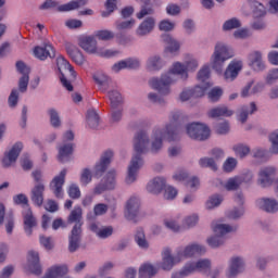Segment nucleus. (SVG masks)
Instances as JSON below:
<instances>
[{
	"label": "nucleus",
	"instance_id": "1",
	"mask_svg": "<svg viewBox=\"0 0 278 278\" xmlns=\"http://www.w3.org/2000/svg\"><path fill=\"white\" fill-rule=\"evenodd\" d=\"M177 77L182 79V81L188 79V68L181 62H175L168 72L161 74L160 77L150 78L148 85L152 90H156L159 94L168 97L173 92L170 86L175 85Z\"/></svg>",
	"mask_w": 278,
	"mask_h": 278
},
{
	"label": "nucleus",
	"instance_id": "2",
	"mask_svg": "<svg viewBox=\"0 0 278 278\" xmlns=\"http://www.w3.org/2000/svg\"><path fill=\"white\" fill-rule=\"evenodd\" d=\"M184 114L179 111H174L169 115V123L164 128L156 126L151 132V151L153 154L160 153L164 149V138L169 142L177 140V125L181 123Z\"/></svg>",
	"mask_w": 278,
	"mask_h": 278
},
{
	"label": "nucleus",
	"instance_id": "3",
	"mask_svg": "<svg viewBox=\"0 0 278 278\" xmlns=\"http://www.w3.org/2000/svg\"><path fill=\"white\" fill-rule=\"evenodd\" d=\"M84 212L80 206H75L74 210L70 213L67 217L68 225H73L74 227L71 230L68 236V251L70 253H75L81 247V227L84 225Z\"/></svg>",
	"mask_w": 278,
	"mask_h": 278
},
{
	"label": "nucleus",
	"instance_id": "4",
	"mask_svg": "<svg viewBox=\"0 0 278 278\" xmlns=\"http://www.w3.org/2000/svg\"><path fill=\"white\" fill-rule=\"evenodd\" d=\"M231 58H233V50L223 42H217L215 45L214 52L211 55V68L216 71V73H223L225 63L227 60H231Z\"/></svg>",
	"mask_w": 278,
	"mask_h": 278
},
{
	"label": "nucleus",
	"instance_id": "5",
	"mask_svg": "<svg viewBox=\"0 0 278 278\" xmlns=\"http://www.w3.org/2000/svg\"><path fill=\"white\" fill-rule=\"evenodd\" d=\"M213 231L215 235L208 237L206 242L211 249H218L225 244V236L227 233H236L238 231V225L217 223L213 226Z\"/></svg>",
	"mask_w": 278,
	"mask_h": 278
},
{
	"label": "nucleus",
	"instance_id": "6",
	"mask_svg": "<svg viewBox=\"0 0 278 278\" xmlns=\"http://www.w3.org/2000/svg\"><path fill=\"white\" fill-rule=\"evenodd\" d=\"M132 147L135 151L132 157H139V160H142V155H146V153L151 151V136L149 138V134L144 130L137 131L132 139Z\"/></svg>",
	"mask_w": 278,
	"mask_h": 278
},
{
	"label": "nucleus",
	"instance_id": "7",
	"mask_svg": "<svg viewBox=\"0 0 278 278\" xmlns=\"http://www.w3.org/2000/svg\"><path fill=\"white\" fill-rule=\"evenodd\" d=\"M87 3L88 0H72L65 4L59 5L58 1L46 0L40 5V10H51L56 8L58 12H73V10H79V8H84V5H87Z\"/></svg>",
	"mask_w": 278,
	"mask_h": 278
},
{
	"label": "nucleus",
	"instance_id": "8",
	"mask_svg": "<svg viewBox=\"0 0 278 278\" xmlns=\"http://www.w3.org/2000/svg\"><path fill=\"white\" fill-rule=\"evenodd\" d=\"M186 132L192 140H207L210 138V127L201 123H191L186 126Z\"/></svg>",
	"mask_w": 278,
	"mask_h": 278
},
{
	"label": "nucleus",
	"instance_id": "9",
	"mask_svg": "<svg viewBox=\"0 0 278 278\" xmlns=\"http://www.w3.org/2000/svg\"><path fill=\"white\" fill-rule=\"evenodd\" d=\"M277 168L275 166H265L258 170L256 185L260 188H270L275 184Z\"/></svg>",
	"mask_w": 278,
	"mask_h": 278
},
{
	"label": "nucleus",
	"instance_id": "10",
	"mask_svg": "<svg viewBox=\"0 0 278 278\" xmlns=\"http://www.w3.org/2000/svg\"><path fill=\"white\" fill-rule=\"evenodd\" d=\"M144 166V159L138 156H132L127 168V174L125 177L126 186H131L138 181V172Z\"/></svg>",
	"mask_w": 278,
	"mask_h": 278
},
{
	"label": "nucleus",
	"instance_id": "11",
	"mask_svg": "<svg viewBox=\"0 0 278 278\" xmlns=\"http://www.w3.org/2000/svg\"><path fill=\"white\" fill-rule=\"evenodd\" d=\"M116 188V169H111L106 173L103 180L98 184L93 190L94 194H103L108 190Z\"/></svg>",
	"mask_w": 278,
	"mask_h": 278
},
{
	"label": "nucleus",
	"instance_id": "12",
	"mask_svg": "<svg viewBox=\"0 0 278 278\" xmlns=\"http://www.w3.org/2000/svg\"><path fill=\"white\" fill-rule=\"evenodd\" d=\"M206 251L205 245L193 243L185 248H178L176 252L178 253V257H180V262H182V260L194 257V255H203Z\"/></svg>",
	"mask_w": 278,
	"mask_h": 278
},
{
	"label": "nucleus",
	"instance_id": "13",
	"mask_svg": "<svg viewBox=\"0 0 278 278\" xmlns=\"http://www.w3.org/2000/svg\"><path fill=\"white\" fill-rule=\"evenodd\" d=\"M247 268V261L244 256L233 255L228 261V273L229 277H238V275H242V273Z\"/></svg>",
	"mask_w": 278,
	"mask_h": 278
},
{
	"label": "nucleus",
	"instance_id": "14",
	"mask_svg": "<svg viewBox=\"0 0 278 278\" xmlns=\"http://www.w3.org/2000/svg\"><path fill=\"white\" fill-rule=\"evenodd\" d=\"M140 216V198L132 195L126 201L125 217L127 220H136Z\"/></svg>",
	"mask_w": 278,
	"mask_h": 278
},
{
	"label": "nucleus",
	"instance_id": "15",
	"mask_svg": "<svg viewBox=\"0 0 278 278\" xmlns=\"http://www.w3.org/2000/svg\"><path fill=\"white\" fill-rule=\"evenodd\" d=\"M157 21L153 16L146 17L136 28V36L138 38H147L150 34H153Z\"/></svg>",
	"mask_w": 278,
	"mask_h": 278
},
{
	"label": "nucleus",
	"instance_id": "16",
	"mask_svg": "<svg viewBox=\"0 0 278 278\" xmlns=\"http://www.w3.org/2000/svg\"><path fill=\"white\" fill-rule=\"evenodd\" d=\"M16 71L22 75V77L18 80V90L22 93L27 92V88L29 86V67L25 64L23 61H17L16 64Z\"/></svg>",
	"mask_w": 278,
	"mask_h": 278
},
{
	"label": "nucleus",
	"instance_id": "17",
	"mask_svg": "<svg viewBox=\"0 0 278 278\" xmlns=\"http://www.w3.org/2000/svg\"><path fill=\"white\" fill-rule=\"evenodd\" d=\"M65 181H66V169H62L60 174L52 179L50 184V190L53 192L56 199H64L63 186Z\"/></svg>",
	"mask_w": 278,
	"mask_h": 278
},
{
	"label": "nucleus",
	"instance_id": "18",
	"mask_svg": "<svg viewBox=\"0 0 278 278\" xmlns=\"http://www.w3.org/2000/svg\"><path fill=\"white\" fill-rule=\"evenodd\" d=\"M179 262H181V258L179 257L178 252H176V255L173 256L170 249L165 248L162 253L160 268H162V270H173V266H175V264H179Z\"/></svg>",
	"mask_w": 278,
	"mask_h": 278
},
{
	"label": "nucleus",
	"instance_id": "19",
	"mask_svg": "<svg viewBox=\"0 0 278 278\" xmlns=\"http://www.w3.org/2000/svg\"><path fill=\"white\" fill-rule=\"evenodd\" d=\"M21 151H23V142L17 141L9 152L4 154L2 159V166L3 168H10L12 164H16L18 160V155H21Z\"/></svg>",
	"mask_w": 278,
	"mask_h": 278
},
{
	"label": "nucleus",
	"instance_id": "20",
	"mask_svg": "<svg viewBox=\"0 0 278 278\" xmlns=\"http://www.w3.org/2000/svg\"><path fill=\"white\" fill-rule=\"evenodd\" d=\"M255 206L267 214H277L278 212V201L273 198H258L255 201Z\"/></svg>",
	"mask_w": 278,
	"mask_h": 278
},
{
	"label": "nucleus",
	"instance_id": "21",
	"mask_svg": "<svg viewBox=\"0 0 278 278\" xmlns=\"http://www.w3.org/2000/svg\"><path fill=\"white\" fill-rule=\"evenodd\" d=\"M112 157H114V152L112 150H106L100 157V162H98L94 166V175L97 177H101L105 170H108V166L112 163Z\"/></svg>",
	"mask_w": 278,
	"mask_h": 278
},
{
	"label": "nucleus",
	"instance_id": "22",
	"mask_svg": "<svg viewBox=\"0 0 278 278\" xmlns=\"http://www.w3.org/2000/svg\"><path fill=\"white\" fill-rule=\"evenodd\" d=\"M242 61H231L226 71L224 72L225 81H235L240 75V71H242Z\"/></svg>",
	"mask_w": 278,
	"mask_h": 278
},
{
	"label": "nucleus",
	"instance_id": "23",
	"mask_svg": "<svg viewBox=\"0 0 278 278\" xmlns=\"http://www.w3.org/2000/svg\"><path fill=\"white\" fill-rule=\"evenodd\" d=\"M252 180H253V174L248 173V174L242 175V176H237V177L230 178L225 184V188L228 191L238 190L240 188V186H242V184H249Z\"/></svg>",
	"mask_w": 278,
	"mask_h": 278
},
{
	"label": "nucleus",
	"instance_id": "24",
	"mask_svg": "<svg viewBox=\"0 0 278 278\" xmlns=\"http://www.w3.org/2000/svg\"><path fill=\"white\" fill-rule=\"evenodd\" d=\"M27 262L28 270H30L33 275L42 274V266H40V255L38 254V252L34 250L28 251Z\"/></svg>",
	"mask_w": 278,
	"mask_h": 278
},
{
	"label": "nucleus",
	"instance_id": "25",
	"mask_svg": "<svg viewBox=\"0 0 278 278\" xmlns=\"http://www.w3.org/2000/svg\"><path fill=\"white\" fill-rule=\"evenodd\" d=\"M249 64L253 71L256 73H262V71H266V64L264 63V59L262 58V52L253 51L248 55Z\"/></svg>",
	"mask_w": 278,
	"mask_h": 278
},
{
	"label": "nucleus",
	"instance_id": "26",
	"mask_svg": "<svg viewBox=\"0 0 278 278\" xmlns=\"http://www.w3.org/2000/svg\"><path fill=\"white\" fill-rule=\"evenodd\" d=\"M255 112H257V105L255 102H251L249 105L239 108L237 111L238 122L244 125V123L249 121V116H251V114H255Z\"/></svg>",
	"mask_w": 278,
	"mask_h": 278
},
{
	"label": "nucleus",
	"instance_id": "27",
	"mask_svg": "<svg viewBox=\"0 0 278 278\" xmlns=\"http://www.w3.org/2000/svg\"><path fill=\"white\" fill-rule=\"evenodd\" d=\"M34 55L38 60L45 61L47 60V58H55V50L53 49V46H51L50 43H46L41 47H35Z\"/></svg>",
	"mask_w": 278,
	"mask_h": 278
},
{
	"label": "nucleus",
	"instance_id": "28",
	"mask_svg": "<svg viewBox=\"0 0 278 278\" xmlns=\"http://www.w3.org/2000/svg\"><path fill=\"white\" fill-rule=\"evenodd\" d=\"M23 220H24V231L27 236H31L34 227H36L37 222L34 217V213L30 207L23 210Z\"/></svg>",
	"mask_w": 278,
	"mask_h": 278
},
{
	"label": "nucleus",
	"instance_id": "29",
	"mask_svg": "<svg viewBox=\"0 0 278 278\" xmlns=\"http://www.w3.org/2000/svg\"><path fill=\"white\" fill-rule=\"evenodd\" d=\"M56 66L60 73V77H62L64 73H70L72 80H75L77 78V72H75L71 63L66 59H64V56L56 58Z\"/></svg>",
	"mask_w": 278,
	"mask_h": 278
},
{
	"label": "nucleus",
	"instance_id": "30",
	"mask_svg": "<svg viewBox=\"0 0 278 278\" xmlns=\"http://www.w3.org/2000/svg\"><path fill=\"white\" fill-rule=\"evenodd\" d=\"M65 50L67 55H70L73 62H75V64H78V66H81V64L86 62V58H84L81 50L75 47L73 43H66Z\"/></svg>",
	"mask_w": 278,
	"mask_h": 278
},
{
	"label": "nucleus",
	"instance_id": "31",
	"mask_svg": "<svg viewBox=\"0 0 278 278\" xmlns=\"http://www.w3.org/2000/svg\"><path fill=\"white\" fill-rule=\"evenodd\" d=\"M30 201H33L34 205H37V207L42 206V203H45V185L39 182L31 189Z\"/></svg>",
	"mask_w": 278,
	"mask_h": 278
},
{
	"label": "nucleus",
	"instance_id": "32",
	"mask_svg": "<svg viewBox=\"0 0 278 278\" xmlns=\"http://www.w3.org/2000/svg\"><path fill=\"white\" fill-rule=\"evenodd\" d=\"M166 188V179L163 177H155L147 185V190L151 194H160Z\"/></svg>",
	"mask_w": 278,
	"mask_h": 278
},
{
	"label": "nucleus",
	"instance_id": "33",
	"mask_svg": "<svg viewBox=\"0 0 278 278\" xmlns=\"http://www.w3.org/2000/svg\"><path fill=\"white\" fill-rule=\"evenodd\" d=\"M79 47L86 51V53H97V39L93 36H86L79 39Z\"/></svg>",
	"mask_w": 278,
	"mask_h": 278
},
{
	"label": "nucleus",
	"instance_id": "34",
	"mask_svg": "<svg viewBox=\"0 0 278 278\" xmlns=\"http://www.w3.org/2000/svg\"><path fill=\"white\" fill-rule=\"evenodd\" d=\"M165 64L166 63H164V60H162V56L157 54H153L148 58L146 66L148 71L157 72V71H162Z\"/></svg>",
	"mask_w": 278,
	"mask_h": 278
},
{
	"label": "nucleus",
	"instance_id": "35",
	"mask_svg": "<svg viewBox=\"0 0 278 278\" xmlns=\"http://www.w3.org/2000/svg\"><path fill=\"white\" fill-rule=\"evenodd\" d=\"M71 155H73V143H64L59 148L58 160L61 162V164L71 162Z\"/></svg>",
	"mask_w": 278,
	"mask_h": 278
},
{
	"label": "nucleus",
	"instance_id": "36",
	"mask_svg": "<svg viewBox=\"0 0 278 278\" xmlns=\"http://www.w3.org/2000/svg\"><path fill=\"white\" fill-rule=\"evenodd\" d=\"M68 274V267L66 265H55L48 269L46 277L43 278H62Z\"/></svg>",
	"mask_w": 278,
	"mask_h": 278
},
{
	"label": "nucleus",
	"instance_id": "37",
	"mask_svg": "<svg viewBox=\"0 0 278 278\" xmlns=\"http://www.w3.org/2000/svg\"><path fill=\"white\" fill-rule=\"evenodd\" d=\"M208 116L210 118H220V116L229 117L233 116V111L225 105L216 106L208 111Z\"/></svg>",
	"mask_w": 278,
	"mask_h": 278
},
{
	"label": "nucleus",
	"instance_id": "38",
	"mask_svg": "<svg viewBox=\"0 0 278 278\" xmlns=\"http://www.w3.org/2000/svg\"><path fill=\"white\" fill-rule=\"evenodd\" d=\"M249 5L252 10L254 18H262V16L266 15V8L261 2L256 0H250Z\"/></svg>",
	"mask_w": 278,
	"mask_h": 278
},
{
	"label": "nucleus",
	"instance_id": "39",
	"mask_svg": "<svg viewBox=\"0 0 278 278\" xmlns=\"http://www.w3.org/2000/svg\"><path fill=\"white\" fill-rule=\"evenodd\" d=\"M195 270L202 275H210V271L212 270V261H210V258H201L197 261Z\"/></svg>",
	"mask_w": 278,
	"mask_h": 278
},
{
	"label": "nucleus",
	"instance_id": "40",
	"mask_svg": "<svg viewBox=\"0 0 278 278\" xmlns=\"http://www.w3.org/2000/svg\"><path fill=\"white\" fill-rule=\"evenodd\" d=\"M210 83H200L194 88H191V94L192 99H200L201 97H205V92H207V89L211 88Z\"/></svg>",
	"mask_w": 278,
	"mask_h": 278
},
{
	"label": "nucleus",
	"instance_id": "41",
	"mask_svg": "<svg viewBox=\"0 0 278 278\" xmlns=\"http://www.w3.org/2000/svg\"><path fill=\"white\" fill-rule=\"evenodd\" d=\"M135 242L138 244L139 249H142L143 251L149 250V241L147 240V236L142 228L137 230L135 235Z\"/></svg>",
	"mask_w": 278,
	"mask_h": 278
},
{
	"label": "nucleus",
	"instance_id": "42",
	"mask_svg": "<svg viewBox=\"0 0 278 278\" xmlns=\"http://www.w3.org/2000/svg\"><path fill=\"white\" fill-rule=\"evenodd\" d=\"M140 277L152 278L157 275V268L149 263L143 264L139 269Z\"/></svg>",
	"mask_w": 278,
	"mask_h": 278
},
{
	"label": "nucleus",
	"instance_id": "43",
	"mask_svg": "<svg viewBox=\"0 0 278 278\" xmlns=\"http://www.w3.org/2000/svg\"><path fill=\"white\" fill-rule=\"evenodd\" d=\"M199 166L201 168H211V170H218V163H216V161L214 160V157H201L199 160Z\"/></svg>",
	"mask_w": 278,
	"mask_h": 278
},
{
	"label": "nucleus",
	"instance_id": "44",
	"mask_svg": "<svg viewBox=\"0 0 278 278\" xmlns=\"http://www.w3.org/2000/svg\"><path fill=\"white\" fill-rule=\"evenodd\" d=\"M87 124L90 129H97L99 127V113L94 109L87 111Z\"/></svg>",
	"mask_w": 278,
	"mask_h": 278
},
{
	"label": "nucleus",
	"instance_id": "45",
	"mask_svg": "<svg viewBox=\"0 0 278 278\" xmlns=\"http://www.w3.org/2000/svg\"><path fill=\"white\" fill-rule=\"evenodd\" d=\"M109 99L111 101V108H121L123 103V96L116 90L109 91Z\"/></svg>",
	"mask_w": 278,
	"mask_h": 278
},
{
	"label": "nucleus",
	"instance_id": "46",
	"mask_svg": "<svg viewBox=\"0 0 278 278\" xmlns=\"http://www.w3.org/2000/svg\"><path fill=\"white\" fill-rule=\"evenodd\" d=\"M136 25V20L135 18H130L128 21H116L115 23V27L118 31H123L125 29H134Z\"/></svg>",
	"mask_w": 278,
	"mask_h": 278
},
{
	"label": "nucleus",
	"instance_id": "47",
	"mask_svg": "<svg viewBox=\"0 0 278 278\" xmlns=\"http://www.w3.org/2000/svg\"><path fill=\"white\" fill-rule=\"evenodd\" d=\"M240 27H242V23H240V20L236 17H232L223 24L224 31H231V29H240Z\"/></svg>",
	"mask_w": 278,
	"mask_h": 278
},
{
	"label": "nucleus",
	"instance_id": "48",
	"mask_svg": "<svg viewBox=\"0 0 278 278\" xmlns=\"http://www.w3.org/2000/svg\"><path fill=\"white\" fill-rule=\"evenodd\" d=\"M224 198L222 194H213L207 201H206V210H214V207H218L220 203H223Z\"/></svg>",
	"mask_w": 278,
	"mask_h": 278
},
{
	"label": "nucleus",
	"instance_id": "49",
	"mask_svg": "<svg viewBox=\"0 0 278 278\" xmlns=\"http://www.w3.org/2000/svg\"><path fill=\"white\" fill-rule=\"evenodd\" d=\"M48 114L50 116V125L54 128H58L62 125V121L60 119V113L55 109H49Z\"/></svg>",
	"mask_w": 278,
	"mask_h": 278
},
{
	"label": "nucleus",
	"instance_id": "50",
	"mask_svg": "<svg viewBox=\"0 0 278 278\" xmlns=\"http://www.w3.org/2000/svg\"><path fill=\"white\" fill-rule=\"evenodd\" d=\"M244 216V207H233L227 212V218L230 220H240Z\"/></svg>",
	"mask_w": 278,
	"mask_h": 278
},
{
	"label": "nucleus",
	"instance_id": "51",
	"mask_svg": "<svg viewBox=\"0 0 278 278\" xmlns=\"http://www.w3.org/2000/svg\"><path fill=\"white\" fill-rule=\"evenodd\" d=\"M152 14H155V10H153V7L151 4L141 5V10L136 14V17L139 21H142L144 16H152Z\"/></svg>",
	"mask_w": 278,
	"mask_h": 278
},
{
	"label": "nucleus",
	"instance_id": "52",
	"mask_svg": "<svg viewBox=\"0 0 278 278\" xmlns=\"http://www.w3.org/2000/svg\"><path fill=\"white\" fill-rule=\"evenodd\" d=\"M92 181V170L90 168H83L80 172L79 182L81 186H88Z\"/></svg>",
	"mask_w": 278,
	"mask_h": 278
},
{
	"label": "nucleus",
	"instance_id": "53",
	"mask_svg": "<svg viewBox=\"0 0 278 278\" xmlns=\"http://www.w3.org/2000/svg\"><path fill=\"white\" fill-rule=\"evenodd\" d=\"M96 53L97 55H100V58H116V55H119L121 51L116 49L100 48Z\"/></svg>",
	"mask_w": 278,
	"mask_h": 278
},
{
	"label": "nucleus",
	"instance_id": "54",
	"mask_svg": "<svg viewBox=\"0 0 278 278\" xmlns=\"http://www.w3.org/2000/svg\"><path fill=\"white\" fill-rule=\"evenodd\" d=\"M93 79L98 86H110V77L104 73L98 72L93 75Z\"/></svg>",
	"mask_w": 278,
	"mask_h": 278
},
{
	"label": "nucleus",
	"instance_id": "55",
	"mask_svg": "<svg viewBox=\"0 0 278 278\" xmlns=\"http://www.w3.org/2000/svg\"><path fill=\"white\" fill-rule=\"evenodd\" d=\"M233 151L238 157L242 159L247 157V155L251 153V148H249V146L240 143L233 147Z\"/></svg>",
	"mask_w": 278,
	"mask_h": 278
},
{
	"label": "nucleus",
	"instance_id": "56",
	"mask_svg": "<svg viewBox=\"0 0 278 278\" xmlns=\"http://www.w3.org/2000/svg\"><path fill=\"white\" fill-rule=\"evenodd\" d=\"M194 273H197V264H195V262L187 263L180 269V275H182V277H188L190 275H194Z\"/></svg>",
	"mask_w": 278,
	"mask_h": 278
},
{
	"label": "nucleus",
	"instance_id": "57",
	"mask_svg": "<svg viewBox=\"0 0 278 278\" xmlns=\"http://www.w3.org/2000/svg\"><path fill=\"white\" fill-rule=\"evenodd\" d=\"M185 68H187V73H194L199 68V61L192 56H188L185 61Z\"/></svg>",
	"mask_w": 278,
	"mask_h": 278
},
{
	"label": "nucleus",
	"instance_id": "58",
	"mask_svg": "<svg viewBox=\"0 0 278 278\" xmlns=\"http://www.w3.org/2000/svg\"><path fill=\"white\" fill-rule=\"evenodd\" d=\"M269 142H270V151L275 154L278 155V129L274 130L269 135Z\"/></svg>",
	"mask_w": 278,
	"mask_h": 278
},
{
	"label": "nucleus",
	"instance_id": "59",
	"mask_svg": "<svg viewBox=\"0 0 278 278\" xmlns=\"http://www.w3.org/2000/svg\"><path fill=\"white\" fill-rule=\"evenodd\" d=\"M223 97V89L220 87H215L208 91V99L212 101V103H216L217 101H220V98Z\"/></svg>",
	"mask_w": 278,
	"mask_h": 278
},
{
	"label": "nucleus",
	"instance_id": "60",
	"mask_svg": "<svg viewBox=\"0 0 278 278\" xmlns=\"http://www.w3.org/2000/svg\"><path fill=\"white\" fill-rule=\"evenodd\" d=\"M265 81L268 86H273V84L278 81V67L268 71Z\"/></svg>",
	"mask_w": 278,
	"mask_h": 278
},
{
	"label": "nucleus",
	"instance_id": "61",
	"mask_svg": "<svg viewBox=\"0 0 278 278\" xmlns=\"http://www.w3.org/2000/svg\"><path fill=\"white\" fill-rule=\"evenodd\" d=\"M165 42H167V50L169 51V53H177V51L179 50V41L173 39V37L170 36H166L165 37Z\"/></svg>",
	"mask_w": 278,
	"mask_h": 278
},
{
	"label": "nucleus",
	"instance_id": "62",
	"mask_svg": "<svg viewBox=\"0 0 278 278\" xmlns=\"http://www.w3.org/2000/svg\"><path fill=\"white\" fill-rule=\"evenodd\" d=\"M96 38L98 40H104V41H108V40H113L114 38V33L112 30H108V29H104V30H97L96 31Z\"/></svg>",
	"mask_w": 278,
	"mask_h": 278
},
{
	"label": "nucleus",
	"instance_id": "63",
	"mask_svg": "<svg viewBox=\"0 0 278 278\" xmlns=\"http://www.w3.org/2000/svg\"><path fill=\"white\" fill-rule=\"evenodd\" d=\"M67 194L70 199L77 200L81 198V190H79V186L72 184L68 187Z\"/></svg>",
	"mask_w": 278,
	"mask_h": 278
},
{
	"label": "nucleus",
	"instance_id": "64",
	"mask_svg": "<svg viewBox=\"0 0 278 278\" xmlns=\"http://www.w3.org/2000/svg\"><path fill=\"white\" fill-rule=\"evenodd\" d=\"M163 97L164 96H159L155 92L148 93V100L150 103H156L157 105H166V100Z\"/></svg>",
	"mask_w": 278,
	"mask_h": 278
}]
</instances>
